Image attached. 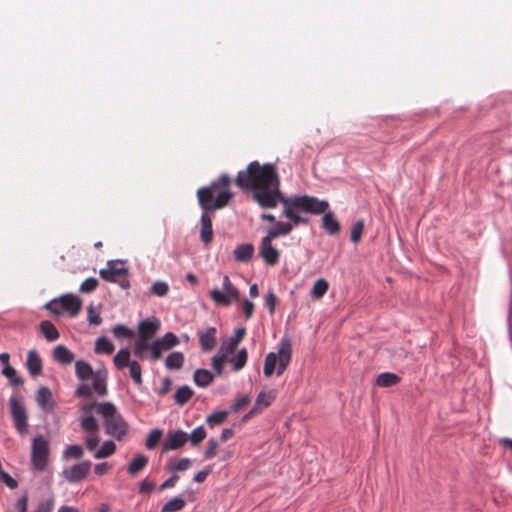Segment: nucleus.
Returning a JSON list of instances; mask_svg holds the SVG:
<instances>
[{
	"label": "nucleus",
	"instance_id": "obj_1",
	"mask_svg": "<svg viewBox=\"0 0 512 512\" xmlns=\"http://www.w3.org/2000/svg\"><path fill=\"white\" fill-rule=\"evenodd\" d=\"M235 183L239 188L251 191L253 200L262 208H275L279 202L283 204V215L292 221L293 227L308 223V219L299 216L296 211L322 214L329 206L326 201L313 196H283L278 173L272 164L249 163L246 170L238 172Z\"/></svg>",
	"mask_w": 512,
	"mask_h": 512
},
{
	"label": "nucleus",
	"instance_id": "obj_2",
	"mask_svg": "<svg viewBox=\"0 0 512 512\" xmlns=\"http://www.w3.org/2000/svg\"><path fill=\"white\" fill-rule=\"evenodd\" d=\"M75 373L82 381L92 379V387L85 382L81 383L75 391L76 396L88 398L92 396L93 391L100 397L107 395L108 373L106 369L93 371L89 363L79 360L75 363Z\"/></svg>",
	"mask_w": 512,
	"mask_h": 512
},
{
	"label": "nucleus",
	"instance_id": "obj_3",
	"mask_svg": "<svg viewBox=\"0 0 512 512\" xmlns=\"http://www.w3.org/2000/svg\"><path fill=\"white\" fill-rule=\"evenodd\" d=\"M197 198L199 206L203 210L201 215V230L200 239L208 245L213 240V228H212V216L211 213L215 210L222 209L228 205L230 201V195L227 192H222L216 198L215 202H211V193L209 189H198Z\"/></svg>",
	"mask_w": 512,
	"mask_h": 512
},
{
	"label": "nucleus",
	"instance_id": "obj_4",
	"mask_svg": "<svg viewBox=\"0 0 512 512\" xmlns=\"http://www.w3.org/2000/svg\"><path fill=\"white\" fill-rule=\"evenodd\" d=\"M98 414L104 419L106 434L117 440H122L128 430V424L118 413L116 406L111 402H102L98 406Z\"/></svg>",
	"mask_w": 512,
	"mask_h": 512
},
{
	"label": "nucleus",
	"instance_id": "obj_5",
	"mask_svg": "<svg viewBox=\"0 0 512 512\" xmlns=\"http://www.w3.org/2000/svg\"><path fill=\"white\" fill-rule=\"evenodd\" d=\"M291 356V342L288 339H282L279 344L278 352H270L266 355L263 369L264 375L270 377L274 373L277 364V375H282L291 361Z\"/></svg>",
	"mask_w": 512,
	"mask_h": 512
},
{
	"label": "nucleus",
	"instance_id": "obj_6",
	"mask_svg": "<svg viewBox=\"0 0 512 512\" xmlns=\"http://www.w3.org/2000/svg\"><path fill=\"white\" fill-rule=\"evenodd\" d=\"M211 300L220 306L228 307L233 302L240 299V292L237 287L231 282L228 275L223 277L222 290L213 289L209 292Z\"/></svg>",
	"mask_w": 512,
	"mask_h": 512
},
{
	"label": "nucleus",
	"instance_id": "obj_7",
	"mask_svg": "<svg viewBox=\"0 0 512 512\" xmlns=\"http://www.w3.org/2000/svg\"><path fill=\"white\" fill-rule=\"evenodd\" d=\"M9 409L16 431L22 436L26 435L29 429L28 413L21 398L16 395L11 396Z\"/></svg>",
	"mask_w": 512,
	"mask_h": 512
},
{
	"label": "nucleus",
	"instance_id": "obj_8",
	"mask_svg": "<svg viewBox=\"0 0 512 512\" xmlns=\"http://www.w3.org/2000/svg\"><path fill=\"white\" fill-rule=\"evenodd\" d=\"M128 274L124 263L119 261H108L107 267L99 271L100 277L108 282L118 283L122 288L129 287V281L126 279Z\"/></svg>",
	"mask_w": 512,
	"mask_h": 512
},
{
	"label": "nucleus",
	"instance_id": "obj_9",
	"mask_svg": "<svg viewBox=\"0 0 512 512\" xmlns=\"http://www.w3.org/2000/svg\"><path fill=\"white\" fill-rule=\"evenodd\" d=\"M49 444L43 436H37L32 443V464L38 471L45 469L48 463Z\"/></svg>",
	"mask_w": 512,
	"mask_h": 512
},
{
	"label": "nucleus",
	"instance_id": "obj_10",
	"mask_svg": "<svg viewBox=\"0 0 512 512\" xmlns=\"http://www.w3.org/2000/svg\"><path fill=\"white\" fill-rule=\"evenodd\" d=\"M99 404H102V402L93 401L91 403L84 404L80 407V413H81V417L79 419L80 427L87 434L88 433L95 434V433L99 432V427H100L99 422L92 414L93 411H95L98 414Z\"/></svg>",
	"mask_w": 512,
	"mask_h": 512
},
{
	"label": "nucleus",
	"instance_id": "obj_11",
	"mask_svg": "<svg viewBox=\"0 0 512 512\" xmlns=\"http://www.w3.org/2000/svg\"><path fill=\"white\" fill-rule=\"evenodd\" d=\"M273 239L274 238H271L269 237V235L266 234V236H264L261 239V243L259 246L260 256L262 257L264 262L270 266H275L279 262L280 258L279 250L272 245Z\"/></svg>",
	"mask_w": 512,
	"mask_h": 512
},
{
	"label": "nucleus",
	"instance_id": "obj_12",
	"mask_svg": "<svg viewBox=\"0 0 512 512\" xmlns=\"http://www.w3.org/2000/svg\"><path fill=\"white\" fill-rule=\"evenodd\" d=\"M53 306L61 305L64 312L68 313L71 317H75L81 310L82 301L78 296L66 294L58 299L52 300Z\"/></svg>",
	"mask_w": 512,
	"mask_h": 512
},
{
	"label": "nucleus",
	"instance_id": "obj_13",
	"mask_svg": "<svg viewBox=\"0 0 512 512\" xmlns=\"http://www.w3.org/2000/svg\"><path fill=\"white\" fill-rule=\"evenodd\" d=\"M232 180L227 174H221L216 180L212 181L210 185L201 187L200 189H209L211 193V202H215L216 198L222 192H227L230 195V200L233 193L229 190Z\"/></svg>",
	"mask_w": 512,
	"mask_h": 512
},
{
	"label": "nucleus",
	"instance_id": "obj_14",
	"mask_svg": "<svg viewBox=\"0 0 512 512\" xmlns=\"http://www.w3.org/2000/svg\"><path fill=\"white\" fill-rule=\"evenodd\" d=\"M91 465L92 463L89 460L82 461L69 469H65L63 476L69 483L80 482L88 475Z\"/></svg>",
	"mask_w": 512,
	"mask_h": 512
},
{
	"label": "nucleus",
	"instance_id": "obj_15",
	"mask_svg": "<svg viewBox=\"0 0 512 512\" xmlns=\"http://www.w3.org/2000/svg\"><path fill=\"white\" fill-rule=\"evenodd\" d=\"M188 441V434L182 430L169 432L163 445L164 451L176 450L181 448Z\"/></svg>",
	"mask_w": 512,
	"mask_h": 512
},
{
	"label": "nucleus",
	"instance_id": "obj_16",
	"mask_svg": "<svg viewBox=\"0 0 512 512\" xmlns=\"http://www.w3.org/2000/svg\"><path fill=\"white\" fill-rule=\"evenodd\" d=\"M217 330L215 327H209L204 331H198L200 347L203 351H211L217 343L216 339Z\"/></svg>",
	"mask_w": 512,
	"mask_h": 512
},
{
	"label": "nucleus",
	"instance_id": "obj_17",
	"mask_svg": "<svg viewBox=\"0 0 512 512\" xmlns=\"http://www.w3.org/2000/svg\"><path fill=\"white\" fill-rule=\"evenodd\" d=\"M36 402L44 412H52L55 406L53 395L48 387H40L37 391Z\"/></svg>",
	"mask_w": 512,
	"mask_h": 512
},
{
	"label": "nucleus",
	"instance_id": "obj_18",
	"mask_svg": "<svg viewBox=\"0 0 512 512\" xmlns=\"http://www.w3.org/2000/svg\"><path fill=\"white\" fill-rule=\"evenodd\" d=\"M160 321L158 319L154 320H143L139 323L138 326V336L140 338L151 339L154 334L160 329Z\"/></svg>",
	"mask_w": 512,
	"mask_h": 512
},
{
	"label": "nucleus",
	"instance_id": "obj_19",
	"mask_svg": "<svg viewBox=\"0 0 512 512\" xmlns=\"http://www.w3.org/2000/svg\"><path fill=\"white\" fill-rule=\"evenodd\" d=\"M26 366L31 376L35 377L41 374L43 369L42 360L35 350L28 352Z\"/></svg>",
	"mask_w": 512,
	"mask_h": 512
},
{
	"label": "nucleus",
	"instance_id": "obj_20",
	"mask_svg": "<svg viewBox=\"0 0 512 512\" xmlns=\"http://www.w3.org/2000/svg\"><path fill=\"white\" fill-rule=\"evenodd\" d=\"M254 246L251 243L238 245L234 251V258L237 262H249L254 255Z\"/></svg>",
	"mask_w": 512,
	"mask_h": 512
},
{
	"label": "nucleus",
	"instance_id": "obj_21",
	"mask_svg": "<svg viewBox=\"0 0 512 512\" xmlns=\"http://www.w3.org/2000/svg\"><path fill=\"white\" fill-rule=\"evenodd\" d=\"M74 354L64 345H58L53 349V359L63 365L71 364L74 361Z\"/></svg>",
	"mask_w": 512,
	"mask_h": 512
},
{
	"label": "nucleus",
	"instance_id": "obj_22",
	"mask_svg": "<svg viewBox=\"0 0 512 512\" xmlns=\"http://www.w3.org/2000/svg\"><path fill=\"white\" fill-rule=\"evenodd\" d=\"M276 395L277 393L273 389L267 392L261 391L256 398L254 406L262 411L263 408H267L272 404V402L276 399Z\"/></svg>",
	"mask_w": 512,
	"mask_h": 512
},
{
	"label": "nucleus",
	"instance_id": "obj_23",
	"mask_svg": "<svg viewBox=\"0 0 512 512\" xmlns=\"http://www.w3.org/2000/svg\"><path fill=\"white\" fill-rule=\"evenodd\" d=\"M246 334V329L244 327L237 328L235 331V335L229 339V341L223 345V351L227 354H232L237 348L238 344L243 340Z\"/></svg>",
	"mask_w": 512,
	"mask_h": 512
},
{
	"label": "nucleus",
	"instance_id": "obj_24",
	"mask_svg": "<svg viewBox=\"0 0 512 512\" xmlns=\"http://www.w3.org/2000/svg\"><path fill=\"white\" fill-rule=\"evenodd\" d=\"M293 229V225L289 222L277 221L275 226L268 230L267 235L271 238L288 235Z\"/></svg>",
	"mask_w": 512,
	"mask_h": 512
},
{
	"label": "nucleus",
	"instance_id": "obj_25",
	"mask_svg": "<svg viewBox=\"0 0 512 512\" xmlns=\"http://www.w3.org/2000/svg\"><path fill=\"white\" fill-rule=\"evenodd\" d=\"M40 331L49 342H53L59 339L60 334L54 324L48 320L40 323Z\"/></svg>",
	"mask_w": 512,
	"mask_h": 512
},
{
	"label": "nucleus",
	"instance_id": "obj_26",
	"mask_svg": "<svg viewBox=\"0 0 512 512\" xmlns=\"http://www.w3.org/2000/svg\"><path fill=\"white\" fill-rule=\"evenodd\" d=\"M322 226L330 235H337L340 232V224L331 212L324 214Z\"/></svg>",
	"mask_w": 512,
	"mask_h": 512
},
{
	"label": "nucleus",
	"instance_id": "obj_27",
	"mask_svg": "<svg viewBox=\"0 0 512 512\" xmlns=\"http://www.w3.org/2000/svg\"><path fill=\"white\" fill-rule=\"evenodd\" d=\"M213 379V374L206 369H197L193 375V380L195 384L199 387L209 386L212 383Z\"/></svg>",
	"mask_w": 512,
	"mask_h": 512
},
{
	"label": "nucleus",
	"instance_id": "obj_28",
	"mask_svg": "<svg viewBox=\"0 0 512 512\" xmlns=\"http://www.w3.org/2000/svg\"><path fill=\"white\" fill-rule=\"evenodd\" d=\"M147 464L148 458L145 455H136L128 465L127 471L131 476H135L143 470Z\"/></svg>",
	"mask_w": 512,
	"mask_h": 512
},
{
	"label": "nucleus",
	"instance_id": "obj_29",
	"mask_svg": "<svg viewBox=\"0 0 512 512\" xmlns=\"http://www.w3.org/2000/svg\"><path fill=\"white\" fill-rule=\"evenodd\" d=\"M329 283L326 279L320 278L315 281L310 291V295L314 299H321L328 291Z\"/></svg>",
	"mask_w": 512,
	"mask_h": 512
},
{
	"label": "nucleus",
	"instance_id": "obj_30",
	"mask_svg": "<svg viewBox=\"0 0 512 512\" xmlns=\"http://www.w3.org/2000/svg\"><path fill=\"white\" fill-rule=\"evenodd\" d=\"M400 377L391 372H384L376 378V384L379 387H391L399 383Z\"/></svg>",
	"mask_w": 512,
	"mask_h": 512
},
{
	"label": "nucleus",
	"instance_id": "obj_31",
	"mask_svg": "<svg viewBox=\"0 0 512 512\" xmlns=\"http://www.w3.org/2000/svg\"><path fill=\"white\" fill-rule=\"evenodd\" d=\"M228 355L229 354L223 351V348H220L219 352L211 360L212 368L218 376H221L223 373L224 364L227 361Z\"/></svg>",
	"mask_w": 512,
	"mask_h": 512
},
{
	"label": "nucleus",
	"instance_id": "obj_32",
	"mask_svg": "<svg viewBox=\"0 0 512 512\" xmlns=\"http://www.w3.org/2000/svg\"><path fill=\"white\" fill-rule=\"evenodd\" d=\"M194 395V391L189 386H181L177 389L175 393V402L183 406L185 405Z\"/></svg>",
	"mask_w": 512,
	"mask_h": 512
},
{
	"label": "nucleus",
	"instance_id": "obj_33",
	"mask_svg": "<svg viewBox=\"0 0 512 512\" xmlns=\"http://www.w3.org/2000/svg\"><path fill=\"white\" fill-rule=\"evenodd\" d=\"M114 365L117 369L122 370L129 366L132 361H130V352L128 349H121L117 352V354L113 358Z\"/></svg>",
	"mask_w": 512,
	"mask_h": 512
},
{
	"label": "nucleus",
	"instance_id": "obj_34",
	"mask_svg": "<svg viewBox=\"0 0 512 512\" xmlns=\"http://www.w3.org/2000/svg\"><path fill=\"white\" fill-rule=\"evenodd\" d=\"M185 505L186 502L183 498L174 497L163 505L161 512H178L181 511Z\"/></svg>",
	"mask_w": 512,
	"mask_h": 512
},
{
	"label": "nucleus",
	"instance_id": "obj_35",
	"mask_svg": "<svg viewBox=\"0 0 512 512\" xmlns=\"http://www.w3.org/2000/svg\"><path fill=\"white\" fill-rule=\"evenodd\" d=\"M184 363V355L181 352H173L169 354L165 360L168 369H180Z\"/></svg>",
	"mask_w": 512,
	"mask_h": 512
},
{
	"label": "nucleus",
	"instance_id": "obj_36",
	"mask_svg": "<svg viewBox=\"0 0 512 512\" xmlns=\"http://www.w3.org/2000/svg\"><path fill=\"white\" fill-rule=\"evenodd\" d=\"M248 353L245 348L239 350L237 354L230 359L234 371L241 370L247 363Z\"/></svg>",
	"mask_w": 512,
	"mask_h": 512
},
{
	"label": "nucleus",
	"instance_id": "obj_37",
	"mask_svg": "<svg viewBox=\"0 0 512 512\" xmlns=\"http://www.w3.org/2000/svg\"><path fill=\"white\" fill-rule=\"evenodd\" d=\"M115 450H116V445L113 441L111 440H108V441H105L101 448L98 449L95 453H94V457L96 459H103V458H107L111 455H113L115 453Z\"/></svg>",
	"mask_w": 512,
	"mask_h": 512
},
{
	"label": "nucleus",
	"instance_id": "obj_38",
	"mask_svg": "<svg viewBox=\"0 0 512 512\" xmlns=\"http://www.w3.org/2000/svg\"><path fill=\"white\" fill-rule=\"evenodd\" d=\"M149 339L146 338H140L138 336V339L135 341L133 345V352L134 355L138 358H144L145 353L150 350L151 344L148 343Z\"/></svg>",
	"mask_w": 512,
	"mask_h": 512
},
{
	"label": "nucleus",
	"instance_id": "obj_39",
	"mask_svg": "<svg viewBox=\"0 0 512 512\" xmlns=\"http://www.w3.org/2000/svg\"><path fill=\"white\" fill-rule=\"evenodd\" d=\"M114 344L108 340L106 337H100L96 340L95 343V352L96 353H105L111 354L114 351Z\"/></svg>",
	"mask_w": 512,
	"mask_h": 512
},
{
	"label": "nucleus",
	"instance_id": "obj_40",
	"mask_svg": "<svg viewBox=\"0 0 512 512\" xmlns=\"http://www.w3.org/2000/svg\"><path fill=\"white\" fill-rule=\"evenodd\" d=\"M3 375L10 381L13 386L23 385L22 377L18 376L17 371L12 366L4 367L2 370Z\"/></svg>",
	"mask_w": 512,
	"mask_h": 512
},
{
	"label": "nucleus",
	"instance_id": "obj_41",
	"mask_svg": "<svg viewBox=\"0 0 512 512\" xmlns=\"http://www.w3.org/2000/svg\"><path fill=\"white\" fill-rule=\"evenodd\" d=\"M156 341L164 350H168L179 343L178 337L172 332H167L162 338Z\"/></svg>",
	"mask_w": 512,
	"mask_h": 512
},
{
	"label": "nucleus",
	"instance_id": "obj_42",
	"mask_svg": "<svg viewBox=\"0 0 512 512\" xmlns=\"http://www.w3.org/2000/svg\"><path fill=\"white\" fill-rule=\"evenodd\" d=\"M127 367L129 368V374L134 383L137 386L142 385L143 380L141 365L137 361H132L131 364Z\"/></svg>",
	"mask_w": 512,
	"mask_h": 512
},
{
	"label": "nucleus",
	"instance_id": "obj_43",
	"mask_svg": "<svg viewBox=\"0 0 512 512\" xmlns=\"http://www.w3.org/2000/svg\"><path fill=\"white\" fill-rule=\"evenodd\" d=\"M227 416H228L227 411H217V412L210 414L207 417L206 422L210 427H214L216 425H220V424L224 423L225 420L227 419Z\"/></svg>",
	"mask_w": 512,
	"mask_h": 512
},
{
	"label": "nucleus",
	"instance_id": "obj_44",
	"mask_svg": "<svg viewBox=\"0 0 512 512\" xmlns=\"http://www.w3.org/2000/svg\"><path fill=\"white\" fill-rule=\"evenodd\" d=\"M83 448L80 445H69L63 452V457L66 459H80L83 456Z\"/></svg>",
	"mask_w": 512,
	"mask_h": 512
},
{
	"label": "nucleus",
	"instance_id": "obj_45",
	"mask_svg": "<svg viewBox=\"0 0 512 512\" xmlns=\"http://www.w3.org/2000/svg\"><path fill=\"white\" fill-rule=\"evenodd\" d=\"M54 505L55 499L54 496L51 495L45 499L40 500L34 510L36 512H52Z\"/></svg>",
	"mask_w": 512,
	"mask_h": 512
},
{
	"label": "nucleus",
	"instance_id": "obj_46",
	"mask_svg": "<svg viewBox=\"0 0 512 512\" xmlns=\"http://www.w3.org/2000/svg\"><path fill=\"white\" fill-rule=\"evenodd\" d=\"M206 435L207 434H206L204 427L199 426L192 431V433L188 437V440H190V442L193 446H197L199 443H201L206 438Z\"/></svg>",
	"mask_w": 512,
	"mask_h": 512
},
{
	"label": "nucleus",
	"instance_id": "obj_47",
	"mask_svg": "<svg viewBox=\"0 0 512 512\" xmlns=\"http://www.w3.org/2000/svg\"><path fill=\"white\" fill-rule=\"evenodd\" d=\"M363 231H364V222H363V220H358L352 226L350 240L353 243H358L362 237Z\"/></svg>",
	"mask_w": 512,
	"mask_h": 512
},
{
	"label": "nucleus",
	"instance_id": "obj_48",
	"mask_svg": "<svg viewBox=\"0 0 512 512\" xmlns=\"http://www.w3.org/2000/svg\"><path fill=\"white\" fill-rule=\"evenodd\" d=\"M150 291L158 297H164L169 291V285L164 281H156L152 284Z\"/></svg>",
	"mask_w": 512,
	"mask_h": 512
},
{
	"label": "nucleus",
	"instance_id": "obj_49",
	"mask_svg": "<svg viewBox=\"0 0 512 512\" xmlns=\"http://www.w3.org/2000/svg\"><path fill=\"white\" fill-rule=\"evenodd\" d=\"M162 436V431L160 429H154L152 430L146 439V447L148 449H153L157 446Z\"/></svg>",
	"mask_w": 512,
	"mask_h": 512
},
{
	"label": "nucleus",
	"instance_id": "obj_50",
	"mask_svg": "<svg viewBox=\"0 0 512 512\" xmlns=\"http://www.w3.org/2000/svg\"><path fill=\"white\" fill-rule=\"evenodd\" d=\"M98 280L94 277L87 278L85 281L82 282L80 285V291L82 293H91L96 290L98 287Z\"/></svg>",
	"mask_w": 512,
	"mask_h": 512
},
{
	"label": "nucleus",
	"instance_id": "obj_51",
	"mask_svg": "<svg viewBox=\"0 0 512 512\" xmlns=\"http://www.w3.org/2000/svg\"><path fill=\"white\" fill-rule=\"evenodd\" d=\"M112 332L117 338H130L133 336V331L123 324L116 325Z\"/></svg>",
	"mask_w": 512,
	"mask_h": 512
},
{
	"label": "nucleus",
	"instance_id": "obj_52",
	"mask_svg": "<svg viewBox=\"0 0 512 512\" xmlns=\"http://www.w3.org/2000/svg\"><path fill=\"white\" fill-rule=\"evenodd\" d=\"M99 442L100 438L98 433H88V435L84 438V443L89 451H94L95 448L99 445Z\"/></svg>",
	"mask_w": 512,
	"mask_h": 512
},
{
	"label": "nucleus",
	"instance_id": "obj_53",
	"mask_svg": "<svg viewBox=\"0 0 512 512\" xmlns=\"http://www.w3.org/2000/svg\"><path fill=\"white\" fill-rule=\"evenodd\" d=\"M277 296L275 293L271 290L267 293L265 296V305L269 311V313L272 315L275 312L276 306H277Z\"/></svg>",
	"mask_w": 512,
	"mask_h": 512
},
{
	"label": "nucleus",
	"instance_id": "obj_54",
	"mask_svg": "<svg viewBox=\"0 0 512 512\" xmlns=\"http://www.w3.org/2000/svg\"><path fill=\"white\" fill-rule=\"evenodd\" d=\"M217 449H218V442H217V440L214 439V438L209 439V441L207 443V448H206V450L204 452V457L206 459L213 458L216 455Z\"/></svg>",
	"mask_w": 512,
	"mask_h": 512
},
{
	"label": "nucleus",
	"instance_id": "obj_55",
	"mask_svg": "<svg viewBox=\"0 0 512 512\" xmlns=\"http://www.w3.org/2000/svg\"><path fill=\"white\" fill-rule=\"evenodd\" d=\"M88 321L92 325H99L102 322L100 314L95 310V308L91 305L87 309Z\"/></svg>",
	"mask_w": 512,
	"mask_h": 512
},
{
	"label": "nucleus",
	"instance_id": "obj_56",
	"mask_svg": "<svg viewBox=\"0 0 512 512\" xmlns=\"http://www.w3.org/2000/svg\"><path fill=\"white\" fill-rule=\"evenodd\" d=\"M15 509L17 512H27L28 510V495L23 494L19 497L15 503ZM32 512H36L33 510Z\"/></svg>",
	"mask_w": 512,
	"mask_h": 512
},
{
	"label": "nucleus",
	"instance_id": "obj_57",
	"mask_svg": "<svg viewBox=\"0 0 512 512\" xmlns=\"http://www.w3.org/2000/svg\"><path fill=\"white\" fill-rule=\"evenodd\" d=\"M0 480L10 489H15L18 486L17 481L3 470L0 471Z\"/></svg>",
	"mask_w": 512,
	"mask_h": 512
},
{
	"label": "nucleus",
	"instance_id": "obj_58",
	"mask_svg": "<svg viewBox=\"0 0 512 512\" xmlns=\"http://www.w3.org/2000/svg\"><path fill=\"white\" fill-rule=\"evenodd\" d=\"M242 311L245 315V318L246 319H250L252 316H253V313H254V309H255V305L253 302L249 301V300H244L242 302Z\"/></svg>",
	"mask_w": 512,
	"mask_h": 512
},
{
	"label": "nucleus",
	"instance_id": "obj_59",
	"mask_svg": "<svg viewBox=\"0 0 512 512\" xmlns=\"http://www.w3.org/2000/svg\"><path fill=\"white\" fill-rule=\"evenodd\" d=\"M191 465V460L189 458H181L179 459L172 467V470L175 471H185Z\"/></svg>",
	"mask_w": 512,
	"mask_h": 512
},
{
	"label": "nucleus",
	"instance_id": "obj_60",
	"mask_svg": "<svg viewBox=\"0 0 512 512\" xmlns=\"http://www.w3.org/2000/svg\"><path fill=\"white\" fill-rule=\"evenodd\" d=\"M250 403V397L245 395L239 398L232 406V411L237 412Z\"/></svg>",
	"mask_w": 512,
	"mask_h": 512
},
{
	"label": "nucleus",
	"instance_id": "obj_61",
	"mask_svg": "<svg viewBox=\"0 0 512 512\" xmlns=\"http://www.w3.org/2000/svg\"><path fill=\"white\" fill-rule=\"evenodd\" d=\"M150 351L152 354V358L154 360H158L161 358L162 351H164V349L157 343V341H154L153 343H151Z\"/></svg>",
	"mask_w": 512,
	"mask_h": 512
},
{
	"label": "nucleus",
	"instance_id": "obj_62",
	"mask_svg": "<svg viewBox=\"0 0 512 512\" xmlns=\"http://www.w3.org/2000/svg\"><path fill=\"white\" fill-rule=\"evenodd\" d=\"M210 472H211V467L208 466L204 470L199 471L194 476V481L197 482V483H203L206 480L207 476L210 474Z\"/></svg>",
	"mask_w": 512,
	"mask_h": 512
},
{
	"label": "nucleus",
	"instance_id": "obj_63",
	"mask_svg": "<svg viewBox=\"0 0 512 512\" xmlns=\"http://www.w3.org/2000/svg\"><path fill=\"white\" fill-rule=\"evenodd\" d=\"M179 477L177 475H173L171 476L170 478H168L166 481H164L161 485H160V488L159 490L160 491H163L165 489H168V488H172L175 486V484L177 483Z\"/></svg>",
	"mask_w": 512,
	"mask_h": 512
},
{
	"label": "nucleus",
	"instance_id": "obj_64",
	"mask_svg": "<svg viewBox=\"0 0 512 512\" xmlns=\"http://www.w3.org/2000/svg\"><path fill=\"white\" fill-rule=\"evenodd\" d=\"M110 465L107 462L96 464L94 467V472L101 476L107 473V471L110 469Z\"/></svg>",
	"mask_w": 512,
	"mask_h": 512
}]
</instances>
